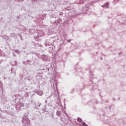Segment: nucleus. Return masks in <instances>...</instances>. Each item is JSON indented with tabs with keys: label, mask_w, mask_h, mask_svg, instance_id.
I'll return each mask as SVG.
<instances>
[{
	"label": "nucleus",
	"mask_w": 126,
	"mask_h": 126,
	"mask_svg": "<svg viewBox=\"0 0 126 126\" xmlns=\"http://www.w3.org/2000/svg\"><path fill=\"white\" fill-rule=\"evenodd\" d=\"M77 121L79 122V123H81V122H82V120L79 118L77 119Z\"/></svg>",
	"instance_id": "f03ea898"
},
{
	"label": "nucleus",
	"mask_w": 126,
	"mask_h": 126,
	"mask_svg": "<svg viewBox=\"0 0 126 126\" xmlns=\"http://www.w3.org/2000/svg\"><path fill=\"white\" fill-rule=\"evenodd\" d=\"M82 125L84 126H88L87 125H86V124H85V123L83 122L82 123Z\"/></svg>",
	"instance_id": "7ed1b4c3"
},
{
	"label": "nucleus",
	"mask_w": 126,
	"mask_h": 126,
	"mask_svg": "<svg viewBox=\"0 0 126 126\" xmlns=\"http://www.w3.org/2000/svg\"><path fill=\"white\" fill-rule=\"evenodd\" d=\"M37 94H38V95H39V96H42V95H43V94H44V93L42 91H38L37 92Z\"/></svg>",
	"instance_id": "f257e3e1"
}]
</instances>
